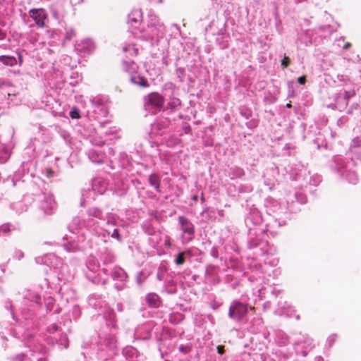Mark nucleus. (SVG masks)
<instances>
[{
	"label": "nucleus",
	"mask_w": 361,
	"mask_h": 361,
	"mask_svg": "<svg viewBox=\"0 0 361 361\" xmlns=\"http://www.w3.org/2000/svg\"><path fill=\"white\" fill-rule=\"evenodd\" d=\"M23 307L21 310L22 319L26 322L22 321L14 312L12 301L9 299L4 302V308L10 314L13 323L11 325L18 324L22 327H32L37 322L36 312L41 307L42 300L41 295L35 291L28 290L23 296Z\"/></svg>",
	"instance_id": "obj_1"
},
{
	"label": "nucleus",
	"mask_w": 361,
	"mask_h": 361,
	"mask_svg": "<svg viewBox=\"0 0 361 361\" xmlns=\"http://www.w3.org/2000/svg\"><path fill=\"white\" fill-rule=\"evenodd\" d=\"M356 162L353 157L335 155L329 162V167L339 178L349 183L356 184L358 178L354 170Z\"/></svg>",
	"instance_id": "obj_2"
},
{
	"label": "nucleus",
	"mask_w": 361,
	"mask_h": 361,
	"mask_svg": "<svg viewBox=\"0 0 361 361\" xmlns=\"http://www.w3.org/2000/svg\"><path fill=\"white\" fill-rule=\"evenodd\" d=\"M267 228L247 231V247L257 257L263 256L268 252Z\"/></svg>",
	"instance_id": "obj_3"
},
{
	"label": "nucleus",
	"mask_w": 361,
	"mask_h": 361,
	"mask_svg": "<svg viewBox=\"0 0 361 361\" xmlns=\"http://www.w3.org/2000/svg\"><path fill=\"white\" fill-rule=\"evenodd\" d=\"M141 35L138 36L145 40H154L159 42L163 39L166 34V28L163 23L160 22L158 17L154 13L148 15L147 29L139 30Z\"/></svg>",
	"instance_id": "obj_4"
},
{
	"label": "nucleus",
	"mask_w": 361,
	"mask_h": 361,
	"mask_svg": "<svg viewBox=\"0 0 361 361\" xmlns=\"http://www.w3.org/2000/svg\"><path fill=\"white\" fill-rule=\"evenodd\" d=\"M56 208V203L51 193H42L39 197V205L35 212V217L42 220L46 216L54 214Z\"/></svg>",
	"instance_id": "obj_5"
},
{
	"label": "nucleus",
	"mask_w": 361,
	"mask_h": 361,
	"mask_svg": "<svg viewBox=\"0 0 361 361\" xmlns=\"http://www.w3.org/2000/svg\"><path fill=\"white\" fill-rule=\"evenodd\" d=\"M86 267L92 273V274L85 273V276L90 281L94 284L102 285L103 286L109 283L108 279H102L99 274L94 275L99 268V263L96 257L92 256L89 257L86 261Z\"/></svg>",
	"instance_id": "obj_6"
},
{
	"label": "nucleus",
	"mask_w": 361,
	"mask_h": 361,
	"mask_svg": "<svg viewBox=\"0 0 361 361\" xmlns=\"http://www.w3.org/2000/svg\"><path fill=\"white\" fill-rule=\"evenodd\" d=\"M245 224L247 231L264 228V219L259 209L254 205L249 209V212L245 218Z\"/></svg>",
	"instance_id": "obj_7"
},
{
	"label": "nucleus",
	"mask_w": 361,
	"mask_h": 361,
	"mask_svg": "<svg viewBox=\"0 0 361 361\" xmlns=\"http://www.w3.org/2000/svg\"><path fill=\"white\" fill-rule=\"evenodd\" d=\"M164 104V98L158 92H151L144 97V106L147 111L155 114L160 111Z\"/></svg>",
	"instance_id": "obj_8"
},
{
	"label": "nucleus",
	"mask_w": 361,
	"mask_h": 361,
	"mask_svg": "<svg viewBox=\"0 0 361 361\" xmlns=\"http://www.w3.org/2000/svg\"><path fill=\"white\" fill-rule=\"evenodd\" d=\"M249 309L252 310V307L247 303L235 300L230 305L228 317L235 322H240L247 315Z\"/></svg>",
	"instance_id": "obj_9"
},
{
	"label": "nucleus",
	"mask_w": 361,
	"mask_h": 361,
	"mask_svg": "<svg viewBox=\"0 0 361 361\" xmlns=\"http://www.w3.org/2000/svg\"><path fill=\"white\" fill-rule=\"evenodd\" d=\"M307 202V197L301 190L289 192L286 196V209L290 213H297L300 210L299 204Z\"/></svg>",
	"instance_id": "obj_10"
},
{
	"label": "nucleus",
	"mask_w": 361,
	"mask_h": 361,
	"mask_svg": "<svg viewBox=\"0 0 361 361\" xmlns=\"http://www.w3.org/2000/svg\"><path fill=\"white\" fill-rule=\"evenodd\" d=\"M355 96L354 90H345L336 94L334 97V103H331L327 106L334 110L343 111L348 104L350 99Z\"/></svg>",
	"instance_id": "obj_11"
},
{
	"label": "nucleus",
	"mask_w": 361,
	"mask_h": 361,
	"mask_svg": "<svg viewBox=\"0 0 361 361\" xmlns=\"http://www.w3.org/2000/svg\"><path fill=\"white\" fill-rule=\"evenodd\" d=\"M97 224V221L92 219H82L80 216H75L68 225V229L70 232L75 233L76 231L87 228L90 230L91 227Z\"/></svg>",
	"instance_id": "obj_12"
},
{
	"label": "nucleus",
	"mask_w": 361,
	"mask_h": 361,
	"mask_svg": "<svg viewBox=\"0 0 361 361\" xmlns=\"http://www.w3.org/2000/svg\"><path fill=\"white\" fill-rule=\"evenodd\" d=\"M101 350H108L109 355L113 356L116 353L117 349V340L115 333L111 331V333L104 338V341L99 345Z\"/></svg>",
	"instance_id": "obj_13"
},
{
	"label": "nucleus",
	"mask_w": 361,
	"mask_h": 361,
	"mask_svg": "<svg viewBox=\"0 0 361 361\" xmlns=\"http://www.w3.org/2000/svg\"><path fill=\"white\" fill-rule=\"evenodd\" d=\"M28 13L38 27L44 28L46 27L45 21L48 18V14L44 8H31Z\"/></svg>",
	"instance_id": "obj_14"
},
{
	"label": "nucleus",
	"mask_w": 361,
	"mask_h": 361,
	"mask_svg": "<svg viewBox=\"0 0 361 361\" xmlns=\"http://www.w3.org/2000/svg\"><path fill=\"white\" fill-rule=\"evenodd\" d=\"M178 224L180 225V229L183 232V235H187V241H190L193 239L195 235V226L190 221V220L184 216H178Z\"/></svg>",
	"instance_id": "obj_15"
},
{
	"label": "nucleus",
	"mask_w": 361,
	"mask_h": 361,
	"mask_svg": "<svg viewBox=\"0 0 361 361\" xmlns=\"http://www.w3.org/2000/svg\"><path fill=\"white\" fill-rule=\"evenodd\" d=\"M281 213L282 212H276V216L268 214V218L264 219L266 223L264 225V228H267V232L269 231L271 228H276L286 224V220L282 219L281 216Z\"/></svg>",
	"instance_id": "obj_16"
},
{
	"label": "nucleus",
	"mask_w": 361,
	"mask_h": 361,
	"mask_svg": "<svg viewBox=\"0 0 361 361\" xmlns=\"http://www.w3.org/2000/svg\"><path fill=\"white\" fill-rule=\"evenodd\" d=\"M87 302L89 306L96 310H99L106 306V303L102 295L92 294L89 296Z\"/></svg>",
	"instance_id": "obj_17"
},
{
	"label": "nucleus",
	"mask_w": 361,
	"mask_h": 361,
	"mask_svg": "<svg viewBox=\"0 0 361 361\" xmlns=\"http://www.w3.org/2000/svg\"><path fill=\"white\" fill-rule=\"evenodd\" d=\"M129 80L132 84L140 88L149 87L148 80L137 71L131 73Z\"/></svg>",
	"instance_id": "obj_18"
},
{
	"label": "nucleus",
	"mask_w": 361,
	"mask_h": 361,
	"mask_svg": "<svg viewBox=\"0 0 361 361\" xmlns=\"http://www.w3.org/2000/svg\"><path fill=\"white\" fill-rule=\"evenodd\" d=\"M104 317L110 331L116 330L118 328L117 319L114 310L110 308L106 309L104 312Z\"/></svg>",
	"instance_id": "obj_19"
},
{
	"label": "nucleus",
	"mask_w": 361,
	"mask_h": 361,
	"mask_svg": "<svg viewBox=\"0 0 361 361\" xmlns=\"http://www.w3.org/2000/svg\"><path fill=\"white\" fill-rule=\"evenodd\" d=\"M35 261L37 264H44L49 267L56 268L58 265V262L59 259L54 254H47L42 257H36Z\"/></svg>",
	"instance_id": "obj_20"
},
{
	"label": "nucleus",
	"mask_w": 361,
	"mask_h": 361,
	"mask_svg": "<svg viewBox=\"0 0 361 361\" xmlns=\"http://www.w3.org/2000/svg\"><path fill=\"white\" fill-rule=\"evenodd\" d=\"M90 160L95 164H102L104 161L106 154L100 149H90L87 152Z\"/></svg>",
	"instance_id": "obj_21"
},
{
	"label": "nucleus",
	"mask_w": 361,
	"mask_h": 361,
	"mask_svg": "<svg viewBox=\"0 0 361 361\" xmlns=\"http://www.w3.org/2000/svg\"><path fill=\"white\" fill-rule=\"evenodd\" d=\"M306 174V169L304 164L298 162L295 167H292L290 176L293 180H300Z\"/></svg>",
	"instance_id": "obj_22"
},
{
	"label": "nucleus",
	"mask_w": 361,
	"mask_h": 361,
	"mask_svg": "<svg viewBox=\"0 0 361 361\" xmlns=\"http://www.w3.org/2000/svg\"><path fill=\"white\" fill-rule=\"evenodd\" d=\"M142 13L141 10H133L128 16V23L134 28H137L141 20Z\"/></svg>",
	"instance_id": "obj_23"
},
{
	"label": "nucleus",
	"mask_w": 361,
	"mask_h": 361,
	"mask_svg": "<svg viewBox=\"0 0 361 361\" xmlns=\"http://www.w3.org/2000/svg\"><path fill=\"white\" fill-rule=\"evenodd\" d=\"M99 259L102 264L105 266L112 264L116 260L115 255L112 250L107 248L101 252Z\"/></svg>",
	"instance_id": "obj_24"
},
{
	"label": "nucleus",
	"mask_w": 361,
	"mask_h": 361,
	"mask_svg": "<svg viewBox=\"0 0 361 361\" xmlns=\"http://www.w3.org/2000/svg\"><path fill=\"white\" fill-rule=\"evenodd\" d=\"M90 231L92 232L94 235L97 236L98 238H100L101 240L105 243L107 242V238L110 235L109 231L99 227L98 221H97V224L91 227V229Z\"/></svg>",
	"instance_id": "obj_25"
},
{
	"label": "nucleus",
	"mask_w": 361,
	"mask_h": 361,
	"mask_svg": "<svg viewBox=\"0 0 361 361\" xmlns=\"http://www.w3.org/2000/svg\"><path fill=\"white\" fill-rule=\"evenodd\" d=\"M350 149L355 158L361 161V137L357 136L353 139Z\"/></svg>",
	"instance_id": "obj_26"
},
{
	"label": "nucleus",
	"mask_w": 361,
	"mask_h": 361,
	"mask_svg": "<svg viewBox=\"0 0 361 361\" xmlns=\"http://www.w3.org/2000/svg\"><path fill=\"white\" fill-rule=\"evenodd\" d=\"M145 301L151 308H157L161 303L160 297L155 293H149L147 294Z\"/></svg>",
	"instance_id": "obj_27"
},
{
	"label": "nucleus",
	"mask_w": 361,
	"mask_h": 361,
	"mask_svg": "<svg viewBox=\"0 0 361 361\" xmlns=\"http://www.w3.org/2000/svg\"><path fill=\"white\" fill-rule=\"evenodd\" d=\"M111 275L114 280L121 282L126 281L128 278L127 273L120 267H115Z\"/></svg>",
	"instance_id": "obj_28"
},
{
	"label": "nucleus",
	"mask_w": 361,
	"mask_h": 361,
	"mask_svg": "<svg viewBox=\"0 0 361 361\" xmlns=\"http://www.w3.org/2000/svg\"><path fill=\"white\" fill-rule=\"evenodd\" d=\"M30 339H31V337L28 336L26 338L25 343L27 348H30L31 351H33L35 353L39 352L42 355H47L49 353V349L42 345H37L32 346V343Z\"/></svg>",
	"instance_id": "obj_29"
},
{
	"label": "nucleus",
	"mask_w": 361,
	"mask_h": 361,
	"mask_svg": "<svg viewBox=\"0 0 361 361\" xmlns=\"http://www.w3.org/2000/svg\"><path fill=\"white\" fill-rule=\"evenodd\" d=\"M86 214L88 216L87 219H96L99 220H104V212L102 209L97 207H89L86 210Z\"/></svg>",
	"instance_id": "obj_30"
},
{
	"label": "nucleus",
	"mask_w": 361,
	"mask_h": 361,
	"mask_svg": "<svg viewBox=\"0 0 361 361\" xmlns=\"http://www.w3.org/2000/svg\"><path fill=\"white\" fill-rule=\"evenodd\" d=\"M76 49L78 51L85 54H90L94 49V44L91 40L87 39L78 44Z\"/></svg>",
	"instance_id": "obj_31"
},
{
	"label": "nucleus",
	"mask_w": 361,
	"mask_h": 361,
	"mask_svg": "<svg viewBox=\"0 0 361 361\" xmlns=\"http://www.w3.org/2000/svg\"><path fill=\"white\" fill-rule=\"evenodd\" d=\"M19 224H13L11 223L4 224L0 226V235H9L11 231H19Z\"/></svg>",
	"instance_id": "obj_32"
},
{
	"label": "nucleus",
	"mask_w": 361,
	"mask_h": 361,
	"mask_svg": "<svg viewBox=\"0 0 361 361\" xmlns=\"http://www.w3.org/2000/svg\"><path fill=\"white\" fill-rule=\"evenodd\" d=\"M94 105V112L96 114V118L100 119L102 117L106 118L108 115V111L105 106L101 104L95 103L92 101Z\"/></svg>",
	"instance_id": "obj_33"
},
{
	"label": "nucleus",
	"mask_w": 361,
	"mask_h": 361,
	"mask_svg": "<svg viewBox=\"0 0 361 361\" xmlns=\"http://www.w3.org/2000/svg\"><path fill=\"white\" fill-rule=\"evenodd\" d=\"M44 304L47 308V311L53 312L54 314H59L61 311V309L57 307L54 309V302L55 300L51 296H48L44 298Z\"/></svg>",
	"instance_id": "obj_34"
},
{
	"label": "nucleus",
	"mask_w": 361,
	"mask_h": 361,
	"mask_svg": "<svg viewBox=\"0 0 361 361\" xmlns=\"http://www.w3.org/2000/svg\"><path fill=\"white\" fill-rule=\"evenodd\" d=\"M149 183L157 192H161L160 178L157 173H152L148 178Z\"/></svg>",
	"instance_id": "obj_35"
},
{
	"label": "nucleus",
	"mask_w": 361,
	"mask_h": 361,
	"mask_svg": "<svg viewBox=\"0 0 361 361\" xmlns=\"http://www.w3.org/2000/svg\"><path fill=\"white\" fill-rule=\"evenodd\" d=\"M137 350L132 346H128L123 350V354L128 361L137 357Z\"/></svg>",
	"instance_id": "obj_36"
},
{
	"label": "nucleus",
	"mask_w": 361,
	"mask_h": 361,
	"mask_svg": "<svg viewBox=\"0 0 361 361\" xmlns=\"http://www.w3.org/2000/svg\"><path fill=\"white\" fill-rule=\"evenodd\" d=\"M0 62L4 66L13 67L17 64V59L12 56L1 55L0 56Z\"/></svg>",
	"instance_id": "obj_37"
},
{
	"label": "nucleus",
	"mask_w": 361,
	"mask_h": 361,
	"mask_svg": "<svg viewBox=\"0 0 361 361\" xmlns=\"http://www.w3.org/2000/svg\"><path fill=\"white\" fill-rule=\"evenodd\" d=\"M245 175L244 170L238 166H233L230 169L229 176L231 178H240Z\"/></svg>",
	"instance_id": "obj_38"
},
{
	"label": "nucleus",
	"mask_w": 361,
	"mask_h": 361,
	"mask_svg": "<svg viewBox=\"0 0 361 361\" xmlns=\"http://www.w3.org/2000/svg\"><path fill=\"white\" fill-rule=\"evenodd\" d=\"M57 133L59 135L60 137L62 138L67 145H71L72 144L73 138L68 131H67L65 129L59 128L57 130Z\"/></svg>",
	"instance_id": "obj_39"
},
{
	"label": "nucleus",
	"mask_w": 361,
	"mask_h": 361,
	"mask_svg": "<svg viewBox=\"0 0 361 361\" xmlns=\"http://www.w3.org/2000/svg\"><path fill=\"white\" fill-rule=\"evenodd\" d=\"M63 246L68 252H76L80 250L78 243L75 240L65 243Z\"/></svg>",
	"instance_id": "obj_40"
},
{
	"label": "nucleus",
	"mask_w": 361,
	"mask_h": 361,
	"mask_svg": "<svg viewBox=\"0 0 361 361\" xmlns=\"http://www.w3.org/2000/svg\"><path fill=\"white\" fill-rule=\"evenodd\" d=\"M11 209L14 210L18 214H20L27 210V206L20 202L12 203L10 205Z\"/></svg>",
	"instance_id": "obj_41"
},
{
	"label": "nucleus",
	"mask_w": 361,
	"mask_h": 361,
	"mask_svg": "<svg viewBox=\"0 0 361 361\" xmlns=\"http://www.w3.org/2000/svg\"><path fill=\"white\" fill-rule=\"evenodd\" d=\"M169 123V121L166 118L161 119L155 123L153 127L154 129L157 130L159 133H162L165 131Z\"/></svg>",
	"instance_id": "obj_42"
},
{
	"label": "nucleus",
	"mask_w": 361,
	"mask_h": 361,
	"mask_svg": "<svg viewBox=\"0 0 361 361\" xmlns=\"http://www.w3.org/2000/svg\"><path fill=\"white\" fill-rule=\"evenodd\" d=\"M190 255L189 251H183L178 253L174 256V262L177 265H181L183 264L185 262V256Z\"/></svg>",
	"instance_id": "obj_43"
},
{
	"label": "nucleus",
	"mask_w": 361,
	"mask_h": 361,
	"mask_svg": "<svg viewBox=\"0 0 361 361\" xmlns=\"http://www.w3.org/2000/svg\"><path fill=\"white\" fill-rule=\"evenodd\" d=\"M122 63H123V69L126 72L130 73V75L132 73L135 72V70L136 68V64L133 61L123 60Z\"/></svg>",
	"instance_id": "obj_44"
},
{
	"label": "nucleus",
	"mask_w": 361,
	"mask_h": 361,
	"mask_svg": "<svg viewBox=\"0 0 361 361\" xmlns=\"http://www.w3.org/2000/svg\"><path fill=\"white\" fill-rule=\"evenodd\" d=\"M180 106H181L180 99L177 97H172L170 98V100L167 104V109L173 111Z\"/></svg>",
	"instance_id": "obj_45"
},
{
	"label": "nucleus",
	"mask_w": 361,
	"mask_h": 361,
	"mask_svg": "<svg viewBox=\"0 0 361 361\" xmlns=\"http://www.w3.org/2000/svg\"><path fill=\"white\" fill-rule=\"evenodd\" d=\"M216 42L221 49H225L228 47V37L222 35L216 38Z\"/></svg>",
	"instance_id": "obj_46"
},
{
	"label": "nucleus",
	"mask_w": 361,
	"mask_h": 361,
	"mask_svg": "<svg viewBox=\"0 0 361 361\" xmlns=\"http://www.w3.org/2000/svg\"><path fill=\"white\" fill-rule=\"evenodd\" d=\"M142 231L149 235H152L155 231L149 221H145L142 224Z\"/></svg>",
	"instance_id": "obj_47"
},
{
	"label": "nucleus",
	"mask_w": 361,
	"mask_h": 361,
	"mask_svg": "<svg viewBox=\"0 0 361 361\" xmlns=\"http://www.w3.org/2000/svg\"><path fill=\"white\" fill-rule=\"evenodd\" d=\"M288 86V97L293 98L296 96V92L295 88L296 87V83L293 80H289L287 82Z\"/></svg>",
	"instance_id": "obj_48"
},
{
	"label": "nucleus",
	"mask_w": 361,
	"mask_h": 361,
	"mask_svg": "<svg viewBox=\"0 0 361 361\" xmlns=\"http://www.w3.org/2000/svg\"><path fill=\"white\" fill-rule=\"evenodd\" d=\"M10 152L5 147L0 148V164L5 163L10 157Z\"/></svg>",
	"instance_id": "obj_49"
},
{
	"label": "nucleus",
	"mask_w": 361,
	"mask_h": 361,
	"mask_svg": "<svg viewBox=\"0 0 361 361\" xmlns=\"http://www.w3.org/2000/svg\"><path fill=\"white\" fill-rule=\"evenodd\" d=\"M322 182V176L318 174H314L310 177L309 184L313 186H317Z\"/></svg>",
	"instance_id": "obj_50"
},
{
	"label": "nucleus",
	"mask_w": 361,
	"mask_h": 361,
	"mask_svg": "<svg viewBox=\"0 0 361 361\" xmlns=\"http://www.w3.org/2000/svg\"><path fill=\"white\" fill-rule=\"evenodd\" d=\"M165 290L168 294H173L176 292V288L171 280H169L166 282Z\"/></svg>",
	"instance_id": "obj_51"
},
{
	"label": "nucleus",
	"mask_w": 361,
	"mask_h": 361,
	"mask_svg": "<svg viewBox=\"0 0 361 361\" xmlns=\"http://www.w3.org/2000/svg\"><path fill=\"white\" fill-rule=\"evenodd\" d=\"M101 181L98 179H96L92 183V189L93 190H97L99 194H103L104 192L106 190V185L105 184L101 185L99 188H97V184H100Z\"/></svg>",
	"instance_id": "obj_52"
},
{
	"label": "nucleus",
	"mask_w": 361,
	"mask_h": 361,
	"mask_svg": "<svg viewBox=\"0 0 361 361\" xmlns=\"http://www.w3.org/2000/svg\"><path fill=\"white\" fill-rule=\"evenodd\" d=\"M68 343L69 341L66 334H61L60 338H58V344L64 348H67L68 347Z\"/></svg>",
	"instance_id": "obj_53"
},
{
	"label": "nucleus",
	"mask_w": 361,
	"mask_h": 361,
	"mask_svg": "<svg viewBox=\"0 0 361 361\" xmlns=\"http://www.w3.org/2000/svg\"><path fill=\"white\" fill-rule=\"evenodd\" d=\"M166 270V267L164 264V262H162L158 269L157 274V278L159 281L163 280Z\"/></svg>",
	"instance_id": "obj_54"
},
{
	"label": "nucleus",
	"mask_w": 361,
	"mask_h": 361,
	"mask_svg": "<svg viewBox=\"0 0 361 361\" xmlns=\"http://www.w3.org/2000/svg\"><path fill=\"white\" fill-rule=\"evenodd\" d=\"M219 269V267L218 265H209L206 270V276H210L214 274V277L216 275V271Z\"/></svg>",
	"instance_id": "obj_55"
},
{
	"label": "nucleus",
	"mask_w": 361,
	"mask_h": 361,
	"mask_svg": "<svg viewBox=\"0 0 361 361\" xmlns=\"http://www.w3.org/2000/svg\"><path fill=\"white\" fill-rule=\"evenodd\" d=\"M10 360L11 361H31L30 358L23 353L18 354Z\"/></svg>",
	"instance_id": "obj_56"
},
{
	"label": "nucleus",
	"mask_w": 361,
	"mask_h": 361,
	"mask_svg": "<svg viewBox=\"0 0 361 361\" xmlns=\"http://www.w3.org/2000/svg\"><path fill=\"white\" fill-rule=\"evenodd\" d=\"M240 114L245 119H249L252 115L251 109L245 107L240 109Z\"/></svg>",
	"instance_id": "obj_57"
},
{
	"label": "nucleus",
	"mask_w": 361,
	"mask_h": 361,
	"mask_svg": "<svg viewBox=\"0 0 361 361\" xmlns=\"http://www.w3.org/2000/svg\"><path fill=\"white\" fill-rule=\"evenodd\" d=\"M183 319V317L182 314L171 315L169 317L170 323L175 324V325L180 324Z\"/></svg>",
	"instance_id": "obj_58"
},
{
	"label": "nucleus",
	"mask_w": 361,
	"mask_h": 361,
	"mask_svg": "<svg viewBox=\"0 0 361 361\" xmlns=\"http://www.w3.org/2000/svg\"><path fill=\"white\" fill-rule=\"evenodd\" d=\"M69 116L73 119L79 118L80 117V111L78 108L73 107L69 112Z\"/></svg>",
	"instance_id": "obj_59"
},
{
	"label": "nucleus",
	"mask_w": 361,
	"mask_h": 361,
	"mask_svg": "<svg viewBox=\"0 0 361 361\" xmlns=\"http://www.w3.org/2000/svg\"><path fill=\"white\" fill-rule=\"evenodd\" d=\"M81 314V310L78 305H74L72 309V315L74 319H77Z\"/></svg>",
	"instance_id": "obj_60"
},
{
	"label": "nucleus",
	"mask_w": 361,
	"mask_h": 361,
	"mask_svg": "<svg viewBox=\"0 0 361 361\" xmlns=\"http://www.w3.org/2000/svg\"><path fill=\"white\" fill-rule=\"evenodd\" d=\"M110 235L111 238L116 239L118 242H122L123 237L119 233V230L118 228H114L113 232L111 233Z\"/></svg>",
	"instance_id": "obj_61"
},
{
	"label": "nucleus",
	"mask_w": 361,
	"mask_h": 361,
	"mask_svg": "<svg viewBox=\"0 0 361 361\" xmlns=\"http://www.w3.org/2000/svg\"><path fill=\"white\" fill-rule=\"evenodd\" d=\"M60 329V327L56 324H52L47 328V332L50 334H55L58 332Z\"/></svg>",
	"instance_id": "obj_62"
},
{
	"label": "nucleus",
	"mask_w": 361,
	"mask_h": 361,
	"mask_svg": "<svg viewBox=\"0 0 361 361\" xmlns=\"http://www.w3.org/2000/svg\"><path fill=\"white\" fill-rule=\"evenodd\" d=\"M185 71L183 68H177L176 70V74L180 82H183V78L185 75Z\"/></svg>",
	"instance_id": "obj_63"
},
{
	"label": "nucleus",
	"mask_w": 361,
	"mask_h": 361,
	"mask_svg": "<svg viewBox=\"0 0 361 361\" xmlns=\"http://www.w3.org/2000/svg\"><path fill=\"white\" fill-rule=\"evenodd\" d=\"M290 64V59L288 56L284 55L283 58L281 60V66L283 69L286 68Z\"/></svg>",
	"instance_id": "obj_64"
}]
</instances>
